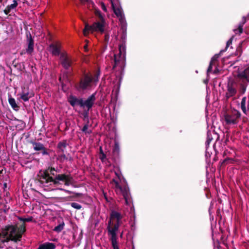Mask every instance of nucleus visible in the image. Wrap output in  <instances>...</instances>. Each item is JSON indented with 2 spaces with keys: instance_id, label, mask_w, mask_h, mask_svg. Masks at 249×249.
Returning a JSON list of instances; mask_svg holds the SVG:
<instances>
[{
  "instance_id": "obj_21",
  "label": "nucleus",
  "mask_w": 249,
  "mask_h": 249,
  "mask_svg": "<svg viewBox=\"0 0 249 249\" xmlns=\"http://www.w3.org/2000/svg\"><path fill=\"white\" fill-rule=\"evenodd\" d=\"M61 190H63V189H61ZM64 191L70 194L71 195L70 197L72 198H78L81 197L83 196V194L82 193L71 192L66 190H64Z\"/></svg>"
},
{
  "instance_id": "obj_2",
  "label": "nucleus",
  "mask_w": 249,
  "mask_h": 249,
  "mask_svg": "<svg viewBox=\"0 0 249 249\" xmlns=\"http://www.w3.org/2000/svg\"><path fill=\"white\" fill-rule=\"evenodd\" d=\"M25 231L26 228L24 224L19 226H18L17 224L5 226L2 229L3 238L1 240V242L0 243V248H3L4 243H7L10 241L16 243L20 241L22 234Z\"/></svg>"
},
{
  "instance_id": "obj_50",
  "label": "nucleus",
  "mask_w": 249,
  "mask_h": 249,
  "mask_svg": "<svg viewBox=\"0 0 249 249\" xmlns=\"http://www.w3.org/2000/svg\"><path fill=\"white\" fill-rule=\"evenodd\" d=\"M32 191H36V190H35V189H34V188H32Z\"/></svg>"
},
{
  "instance_id": "obj_56",
  "label": "nucleus",
  "mask_w": 249,
  "mask_h": 249,
  "mask_svg": "<svg viewBox=\"0 0 249 249\" xmlns=\"http://www.w3.org/2000/svg\"><path fill=\"white\" fill-rule=\"evenodd\" d=\"M248 70L249 71V66Z\"/></svg>"
},
{
  "instance_id": "obj_28",
  "label": "nucleus",
  "mask_w": 249,
  "mask_h": 249,
  "mask_svg": "<svg viewBox=\"0 0 249 249\" xmlns=\"http://www.w3.org/2000/svg\"><path fill=\"white\" fill-rule=\"evenodd\" d=\"M228 92L230 96H233L235 94L236 92V90L235 89H234V88H233L232 87H229Z\"/></svg>"
},
{
  "instance_id": "obj_6",
  "label": "nucleus",
  "mask_w": 249,
  "mask_h": 249,
  "mask_svg": "<svg viewBox=\"0 0 249 249\" xmlns=\"http://www.w3.org/2000/svg\"><path fill=\"white\" fill-rule=\"evenodd\" d=\"M99 75V71L97 72L94 77L88 74H86L83 78H81L79 84L76 86L77 89L81 91L90 88L93 81L97 82L98 80Z\"/></svg>"
},
{
  "instance_id": "obj_1",
  "label": "nucleus",
  "mask_w": 249,
  "mask_h": 249,
  "mask_svg": "<svg viewBox=\"0 0 249 249\" xmlns=\"http://www.w3.org/2000/svg\"><path fill=\"white\" fill-rule=\"evenodd\" d=\"M54 168L40 171L39 173V180L41 183H50V185H62L69 186L72 184L73 178L70 175L56 174Z\"/></svg>"
},
{
  "instance_id": "obj_40",
  "label": "nucleus",
  "mask_w": 249,
  "mask_h": 249,
  "mask_svg": "<svg viewBox=\"0 0 249 249\" xmlns=\"http://www.w3.org/2000/svg\"><path fill=\"white\" fill-rule=\"evenodd\" d=\"M26 53V51L23 50L20 52V55H23V54H25Z\"/></svg>"
},
{
  "instance_id": "obj_47",
  "label": "nucleus",
  "mask_w": 249,
  "mask_h": 249,
  "mask_svg": "<svg viewBox=\"0 0 249 249\" xmlns=\"http://www.w3.org/2000/svg\"><path fill=\"white\" fill-rule=\"evenodd\" d=\"M213 148L215 149V150L216 151V145H215V144H214Z\"/></svg>"
},
{
  "instance_id": "obj_26",
  "label": "nucleus",
  "mask_w": 249,
  "mask_h": 249,
  "mask_svg": "<svg viewBox=\"0 0 249 249\" xmlns=\"http://www.w3.org/2000/svg\"><path fill=\"white\" fill-rule=\"evenodd\" d=\"M64 225V222H62L58 226H56L53 230L57 232H60L63 229Z\"/></svg>"
},
{
  "instance_id": "obj_12",
  "label": "nucleus",
  "mask_w": 249,
  "mask_h": 249,
  "mask_svg": "<svg viewBox=\"0 0 249 249\" xmlns=\"http://www.w3.org/2000/svg\"><path fill=\"white\" fill-rule=\"evenodd\" d=\"M27 36V48L26 49V52L27 53L31 54L34 50V40L31 36V35L29 34Z\"/></svg>"
},
{
  "instance_id": "obj_17",
  "label": "nucleus",
  "mask_w": 249,
  "mask_h": 249,
  "mask_svg": "<svg viewBox=\"0 0 249 249\" xmlns=\"http://www.w3.org/2000/svg\"><path fill=\"white\" fill-rule=\"evenodd\" d=\"M55 245L53 243L47 242L40 245L38 249H55Z\"/></svg>"
},
{
  "instance_id": "obj_57",
  "label": "nucleus",
  "mask_w": 249,
  "mask_h": 249,
  "mask_svg": "<svg viewBox=\"0 0 249 249\" xmlns=\"http://www.w3.org/2000/svg\"><path fill=\"white\" fill-rule=\"evenodd\" d=\"M249 110V107H248Z\"/></svg>"
},
{
  "instance_id": "obj_23",
  "label": "nucleus",
  "mask_w": 249,
  "mask_h": 249,
  "mask_svg": "<svg viewBox=\"0 0 249 249\" xmlns=\"http://www.w3.org/2000/svg\"><path fill=\"white\" fill-rule=\"evenodd\" d=\"M8 101H9V103L10 105L11 106V107L14 109H15V110L18 109L19 107L17 105V104L16 103V101L14 98L10 97L9 98Z\"/></svg>"
},
{
  "instance_id": "obj_45",
  "label": "nucleus",
  "mask_w": 249,
  "mask_h": 249,
  "mask_svg": "<svg viewBox=\"0 0 249 249\" xmlns=\"http://www.w3.org/2000/svg\"><path fill=\"white\" fill-rule=\"evenodd\" d=\"M226 161V160H224L223 161V162H222L221 164H222V165H225Z\"/></svg>"
},
{
  "instance_id": "obj_38",
  "label": "nucleus",
  "mask_w": 249,
  "mask_h": 249,
  "mask_svg": "<svg viewBox=\"0 0 249 249\" xmlns=\"http://www.w3.org/2000/svg\"><path fill=\"white\" fill-rule=\"evenodd\" d=\"M241 108L242 111H243V112L245 114H247V109H246V106L245 105L241 106Z\"/></svg>"
},
{
  "instance_id": "obj_35",
  "label": "nucleus",
  "mask_w": 249,
  "mask_h": 249,
  "mask_svg": "<svg viewBox=\"0 0 249 249\" xmlns=\"http://www.w3.org/2000/svg\"><path fill=\"white\" fill-rule=\"evenodd\" d=\"M42 152L43 155H48L49 153L48 152L47 149L43 146V149L40 150Z\"/></svg>"
},
{
  "instance_id": "obj_44",
  "label": "nucleus",
  "mask_w": 249,
  "mask_h": 249,
  "mask_svg": "<svg viewBox=\"0 0 249 249\" xmlns=\"http://www.w3.org/2000/svg\"><path fill=\"white\" fill-rule=\"evenodd\" d=\"M2 235V232L1 233L0 232V243L1 242V240L2 239H1V238Z\"/></svg>"
},
{
  "instance_id": "obj_33",
  "label": "nucleus",
  "mask_w": 249,
  "mask_h": 249,
  "mask_svg": "<svg viewBox=\"0 0 249 249\" xmlns=\"http://www.w3.org/2000/svg\"><path fill=\"white\" fill-rule=\"evenodd\" d=\"M100 159L101 160L102 162H104L105 160L106 159V155L104 153H102L99 156Z\"/></svg>"
},
{
  "instance_id": "obj_3",
  "label": "nucleus",
  "mask_w": 249,
  "mask_h": 249,
  "mask_svg": "<svg viewBox=\"0 0 249 249\" xmlns=\"http://www.w3.org/2000/svg\"><path fill=\"white\" fill-rule=\"evenodd\" d=\"M122 218V216L119 213L112 211L108 222L107 230L113 249H119L117 241V232L121 224Z\"/></svg>"
},
{
  "instance_id": "obj_41",
  "label": "nucleus",
  "mask_w": 249,
  "mask_h": 249,
  "mask_svg": "<svg viewBox=\"0 0 249 249\" xmlns=\"http://www.w3.org/2000/svg\"><path fill=\"white\" fill-rule=\"evenodd\" d=\"M104 153L101 147H100V155Z\"/></svg>"
},
{
  "instance_id": "obj_5",
  "label": "nucleus",
  "mask_w": 249,
  "mask_h": 249,
  "mask_svg": "<svg viewBox=\"0 0 249 249\" xmlns=\"http://www.w3.org/2000/svg\"><path fill=\"white\" fill-rule=\"evenodd\" d=\"M118 54H114L112 69L115 70L117 67L119 71H123L125 65V48L124 44H120L119 47Z\"/></svg>"
},
{
  "instance_id": "obj_43",
  "label": "nucleus",
  "mask_w": 249,
  "mask_h": 249,
  "mask_svg": "<svg viewBox=\"0 0 249 249\" xmlns=\"http://www.w3.org/2000/svg\"><path fill=\"white\" fill-rule=\"evenodd\" d=\"M219 234H220V232L221 233H223V230H222V229H221V228H219Z\"/></svg>"
},
{
  "instance_id": "obj_46",
  "label": "nucleus",
  "mask_w": 249,
  "mask_h": 249,
  "mask_svg": "<svg viewBox=\"0 0 249 249\" xmlns=\"http://www.w3.org/2000/svg\"><path fill=\"white\" fill-rule=\"evenodd\" d=\"M213 186H215L216 185V181H215V179H214V184H213Z\"/></svg>"
},
{
  "instance_id": "obj_13",
  "label": "nucleus",
  "mask_w": 249,
  "mask_h": 249,
  "mask_svg": "<svg viewBox=\"0 0 249 249\" xmlns=\"http://www.w3.org/2000/svg\"><path fill=\"white\" fill-rule=\"evenodd\" d=\"M50 51L53 55L58 56L60 54V45L58 43L51 44L49 47Z\"/></svg>"
},
{
  "instance_id": "obj_53",
  "label": "nucleus",
  "mask_w": 249,
  "mask_h": 249,
  "mask_svg": "<svg viewBox=\"0 0 249 249\" xmlns=\"http://www.w3.org/2000/svg\"><path fill=\"white\" fill-rule=\"evenodd\" d=\"M221 239L222 240H223V237H222V236H221Z\"/></svg>"
},
{
  "instance_id": "obj_9",
  "label": "nucleus",
  "mask_w": 249,
  "mask_h": 249,
  "mask_svg": "<svg viewBox=\"0 0 249 249\" xmlns=\"http://www.w3.org/2000/svg\"><path fill=\"white\" fill-rule=\"evenodd\" d=\"M60 60L61 65L65 69L68 70L71 67L72 60L66 53H63L60 54Z\"/></svg>"
},
{
  "instance_id": "obj_8",
  "label": "nucleus",
  "mask_w": 249,
  "mask_h": 249,
  "mask_svg": "<svg viewBox=\"0 0 249 249\" xmlns=\"http://www.w3.org/2000/svg\"><path fill=\"white\" fill-rule=\"evenodd\" d=\"M240 116V114L239 112L232 114L228 113L225 115L224 120L226 121V124H236Z\"/></svg>"
},
{
  "instance_id": "obj_22",
  "label": "nucleus",
  "mask_w": 249,
  "mask_h": 249,
  "mask_svg": "<svg viewBox=\"0 0 249 249\" xmlns=\"http://www.w3.org/2000/svg\"><path fill=\"white\" fill-rule=\"evenodd\" d=\"M245 41H241L239 43V45L236 48L235 54L236 56H240L242 53V47Z\"/></svg>"
},
{
  "instance_id": "obj_15",
  "label": "nucleus",
  "mask_w": 249,
  "mask_h": 249,
  "mask_svg": "<svg viewBox=\"0 0 249 249\" xmlns=\"http://www.w3.org/2000/svg\"><path fill=\"white\" fill-rule=\"evenodd\" d=\"M116 192L117 193H121L124 198L125 200L126 203H127V198L129 196V191L128 188H116Z\"/></svg>"
},
{
  "instance_id": "obj_24",
  "label": "nucleus",
  "mask_w": 249,
  "mask_h": 249,
  "mask_svg": "<svg viewBox=\"0 0 249 249\" xmlns=\"http://www.w3.org/2000/svg\"><path fill=\"white\" fill-rule=\"evenodd\" d=\"M217 58H218V54H215L214 56L213 57V58L210 62V66L208 69L207 71L208 73L212 71V65L213 64V63H214L215 61H216Z\"/></svg>"
},
{
  "instance_id": "obj_14",
  "label": "nucleus",
  "mask_w": 249,
  "mask_h": 249,
  "mask_svg": "<svg viewBox=\"0 0 249 249\" xmlns=\"http://www.w3.org/2000/svg\"><path fill=\"white\" fill-rule=\"evenodd\" d=\"M111 6L113 10V11L115 14L117 16L118 18H119L120 20L123 22L124 19V16L122 13V9L119 7H115L114 6V3L112 1V0H111Z\"/></svg>"
},
{
  "instance_id": "obj_25",
  "label": "nucleus",
  "mask_w": 249,
  "mask_h": 249,
  "mask_svg": "<svg viewBox=\"0 0 249 249\" xmlns=\"http://www.w3.org/2000/svg\"><path fill=\"white\" fill-rule=\"evenodd\" d=\"M33 96V95H29V93H23L20 96L21 99H22L24 101H28L29 99Z\"/></svg>"
},
{
  "instance_id": "obj_16",
  "label": "nucleus",
  "mask_w": 249,
  "mask_h": 249,
  "mask_svg": "<svg viewBox=\"0 0 249 249\" xmlns=\"http://www.w3.org/2000/svg\"><path fill=\"white\" fill-rule=\"evenodd\" d=\"M13 2V3L8 5L4 10V13L6 15H8L12 10L15 9L17 7L18 4L17 0H14Z\"/></svg>"
},
{
  "instance_id": "obj_19",
  "label": "nucleus",
  "mask_w": 249,
  "mask_h": 249,
  "mask_svg": "<svg viewBox=\"0 0 249 249\" xmlns=\"http://www.w3.org/2000/svg\"><path fill=\"white\" fill-rule=\"evenodd\" d=\"M81 131L85 134H90L92 133V130L89 129V121L86 124L83 128L81 129Z\"/></svg>"
},
{
  "instance_id": "obj_52",
  "label": "nucleus",
  "mask_w": 249,
  "mask_h": 249,
  "mask_svg": "<svg viewBox=\"0 0 249 249\" xmlns=\"http://www.w3.org/2000/svg\"><path fill=\"white\" fill-rule=\"evenodd\" d=\"M122 235H123V233H121V236H121V237H122Z\"/></svg>"
},
{
  "instance_id": "obj_32",
  "label": "nucleus",
  "mask_w": 249,
  "mask_h": 249,
  "mask_svg": "<svg viewBox=\"0 0 249 249\" xmlns=\"http://www.w3.org/2000/svg\"><path fill=\"white\" fill-rule=\"evenodd\" d=\"M59 159L61 161H63L65 160H67V158L63 153L59 156Z\"/></svg>"
},
{
  "instance_id": "obj_51",
  "label": "nucleus",
  "mask_w": 249,
  "mask_h": 249,
  "mask_svg": "<svg viewBox=\"0 0 249 249\" xmlns=\"http://www.w3.org/2000/svg\"><path fill=\"white\" fill-rule=\"evenodd\" d=\"M220 201H221L220 199H219V200H218V202H219V203H220Z\"/></svg>"
},
{
  "instance_id": "obj_55",
  "label": "nucleus",
  "mask_w": 249,
  "mask_h": 249,
  "mask_svg": "<svg viewBox=\"0 0 249 249\" xmlns=\"http://www.w3.org/2000/svg\"><path fill=\"white\" fill-rule=\"evenodd\" d=\"M248 17L249 18V14L248 15Z\"/></svg>"
},
{
  "instance_id": "obj_31",
  "label": "nucleus",
  "mask_w": 249,
  "mask_h": 249,
  "mask_svg": "<svg viewBox=\"0 0 249 249\" xmlns=\"http://www.w3.org/2000/svg\"><path fill=\"white\" fill-rule=\"evenodd\" d=\"M18 219L19 220L21 221L24 222H30V221H32L33 218H32V217H30L27 218H21V217H19Z\"/></svg>"
},
{
  "instance_id": "obj_48",
  "label": "nucleus",
  "mask_w": 249,
  "mask_h": 249,
  "mask_svg": "<svg viewBox=\"0 0 249 249\" xmlns=\"http://www.w3.org/2000/svg\"><path fill=\"white\" fill-rule=\"evenodd\" d=\"M3 185H4V187H7V183H4Z\"/></svg>"
},
{
  "instance_id": "obj_18",
  "label": "nucleus",
  "mask_w": 249,
  "mask_h": 249,
  "mask_svg": "<svg viewBox=\"0 0 249 249\" xmlns=\"http://www.w3.org/2000/svg\"><path fill=\"white\" fill-rule=\"evenodd\" d=\"M67 145L68 143L66 140H63L57 144V148L59 149V151L64 153Z\"/></svg>"
},
{
  "instance_id": "obj_20",
  "label": "nucleus",
  "mask_w": 249,
  "mask_h": 249,
  "mask_svg": "<svg viewBox=\"0 0 249 249\" xmlns=\"http://www.w3.org/2000/svg\"><path fill=\"white\" fill-rule=\"evenodd\" d=\"M31 143L34 146V149L35 151H40L43 149L44 145L40 142H31Z\"/></svg>"
},
{
  "instance_id": "obj_7",
  "label": "nucleus",
  "mask_w": 249,
  "mask_h": 249,
  "mask_svg": "<svg viewBox=\"0 0 249 249\" xmlns=\"http://www.w3.org/2000/svg\"><path fill=\"white\" fill-rule=\"evenodd\" d=\"M235 81L240 93L241 94H244L249 82V78L247 76L246 70L237 74Z\"/></svg>"
},
{
  "instance_id": "obj_42",
  "label": "nucleus",
  "mask_w": 249,
  "mask_h": 249,
  "mask_svg": "<svg viewBox=\"0 0 249 249\" xmlns=\"http://www.w3.org/2000/svg\"><path fill=\"white\" fill-rule=\"evenodd\" d=\"M84 49H85V51H87L88 50V45H85Z\"/></svg>"
},
{
  "instance_id": "obj_29",
  "label": "nucleus",
  "mask_w": 249,
  "mask_h": 249,
  "mask_svg": "<svg viewBox=\"0 0 249 249\" xmlns=\"http://www.w3.org/2000/svg\"><path fill=\"white\" fill-rule=\"evenodd\" d=\"M59 80L61 83L62 86H63L64 84V81H68L69 80L68 76L67 75L65 76L63 75V76H60Z\"/></svg>"
},
{
  "instance_id": "obj_30",
  "label": "nucleus",
  "mask_w": 249,
  "mask_h": 249,
  "mask_svg": "<svg viewBox=\"0 0 249 249\" xmlns=\"http://www.w3.org/2000/svg\"><path fill=\"white\" fill-rule=\"evenodd\" d=\"M71 206L76 209L79 210L81 208V206L78 203L73 202L71 203Z\"/></svg>"
},
{
  "instance_id": "obj_54",
  "label": "nucleus",
  "mask_w": 249,
  "mask_h": 249,
  "mask_svg": "<svg viewBox=\"0 0 249 249\" xmlns=\"http://www.w3.org/2000/svg\"><path fill=\"white\" fill-rule=\"evenodd\" d=\"M81 1H85L86 0H80Z\"/></svg>"
},
{
  "instance_id": "obj_39",
  "label": "nucleus",
  "mask_w": 249,
  "mask_h": 249,
  "mask_svg": "<svg viewBox=\"0 0 249 249\" xmlns=\"http://www.w3.org/2000/svg\"><path fill=\"white\" fill-rule=\"evenodd\" d=\"M101 8L102 10L105 12L107 11V8L106 7L105 4L104 3H102L101 4Z\"/></svg>"
},
{
  "instance_id": "obj_10",
  "label": "nucleus",
  "mask_w": 249,
  "mask_h": 249,
  "mask_svg": "<svg viewBox=\"0 0 249 249\" xmlns=\"http://www.w3.org/2000/svg\"><path fill=\"white\" fill-rule=\"evenodd\" d=\"M68 101L70 104L73 107L75 106H80L83 107V99L78 98L72 95H70L68 98Z\"/></svg>"
},
{
  "instance_id": "obj_36",
  "label": "nucleus",
  "mask_w": 249,
  "mask_h": 249,
  "mask_svg": "<svg viewBox=\"0 0 249 249\" xmlns=\"http://www.w3.org/2000/svg\"><path fill=\"white\" fill-rule=\"evenodd\" d=\"M109 35L107 34V33H106L105 35V41L106 42H108V41H109Z\"/></svg>"
},
{
  "instance_id": "obj_11",
  "label": "nucleus",
  "mask_w": 249,
  "mask_h": 249,
  "mask_svg": "<svg viewBox=\"0 0 249 249\" xmlns=\"http://www.w3.org/2000/svg\"><path fill=\"white\" fill-rule=\"evenodd\" d=\"M95 100V93H94L90 95L86 101H84L83 100V107H86L88 108V111H89L92 107Z\"/></svg>"
},
{
  "instance_id": "obj_37",
  "label": "nucleus",
  "mask_w": 249,
  "mask_h": 249,
  "mask_svg": "<svg viewBox=\"0 0 249 249\" xmlns=\"http://www.w3.org/2000/svg\"><path fill=\"white\" fill-rule=\"evenodd\" d=\"M246 98L245 97H243L242 99V101L241 102V106H244L246 104Z\"/></svg>"
},
{
  "instance_id": "obj_49",
  "label": "nucleus",
  "mask_w": 249,
  "mask_h": 249,
  "mask_svg": "<svg viewBox=\"0 0 249 249\" xmlns=\"http://www.w3.org/2000/svg\"><path fill=\"white\" fill-rule=\"evenodd\" d=\"M245 20H246V17H243V21H245Z\"/></svg>"
},
{
  "instance_id": "obj_34",
  "label": "nucleus",
  "mask_w": 249,
  "mask_h": 249,
  "mask_svg": "<svg viewBox=\"0 0 249 249\" xmlns=\"http://www.w3.org/2000/svg\"><path fill=\"white\" fill-rule=\"evenodd\" d=\"M233 36L231 37L226 43V48H227L231 44Z\"/></svg>"
},
{
  "instance_id": "obj_27",
  "label": "nucleus",
  "mask_w": 249,
  "mask_h": 249,
  "mask_svg": "<svg viewBox=\"0 0 249 249\" xmlns=\"http://www.w3.org/2000/svg\"><path fill=\"white\" fill-rule=\"evenodd\" d=\"M245 22H246V20H245L244 21H243V22L239 23L238 28H237V29L234 30V31L236 33H237L236 32H237V31L239 32V34L243 33V27L244 24L245 23Z\"/></svg>"
},
{
  "instance_id": "obj_4",
  "label": "nucleus",
  "mask_w": 249,
  "mask_h": 249,
  "mask_svg": "<svg viewBox=\"0 0 249 249\" xmlns=\"http://www.w3.org/2000/svg\"><path fill=\"white\" fill-rule=\"evenodd\" d=\"M96 15L99 18V20L95 22L92 25H89L88 23L85 24V27L83 30V34L85 36L88 35L89 31L99 32L103 33L105 30V21L100 11L96 13Z\"/></svg>"
}]
</instances>
